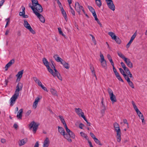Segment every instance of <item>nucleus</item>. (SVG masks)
Returning <instances> with one entry per match:
<instances>
[{
    "label": "nucleus",
    "mask_w": 147,
    "mask_h": 147,
    "mask_svg": "<svg viewBox=\"0 0 147 147\" xmlns=\"http://www.w3.org/2000/svg\"><path fill=\"white\" fill-rule=\"evenodd\" d=\"M32 5L31 3L29 4V6L33 11V13L39 18L40 21L42 23L45 22V18L43 16L40 14V13L43 11L41 6L38 3L37 0H31Z\"/></svg>",
    "instance_id": "obj_1"
},
{
    "label": "nucleus",
    "mask_w": 147,
    "mask_h": 147,
    "mask_svg": "<svg viewBox=\"0 0 147 147\" xmlns=\"http://www.w3.org/2000/svg\"><path fill=\"white\" fill-rule=\"evenodd\" d=\"M59 117L62 123L64 125L67 134L70 136L72 138L74 139L75 138V135L74 133L69 129L65 123V121L63 118V117L62 116L59 115Z\"/></svg>",
    "instance_id": "obj_2"
},
{
    "label": "nucleus",
    "mask_w": 147,
    "mask_h": 147,
    "mask_svg": "<svg viewBox=\"0 0 147 147\" xmlns=\"http://www.w3.org/2000/svg\"><path fill=\"white\" fill-rule=\"evenodd\" d=\"M58 131L61 135L63 136V137L67 139L69 142H71L72 140L70 137H71L68 134L66 133L64 129L59 126H58Z\"/></svg>",
    "instance_id": "obj_3"
},
{
    "label": "nucleus",
    "mask_w": 147,
    "mask_h": 147,
    "mask_svg": "<svg viewBox=\"0 0 147 147\" xmlns=\"http://www.w3.org/2000/svg\"><path fill=\"white\" fill-rule=\"evenodd\" d=\"M125 79L127 80L128 83L131 87L134 88V86L133 83L130 81V80H133V79L132 74H123Z\"/></svg>",
    "instance_id": "obj_4"
},
{
    "label": "nucleus",
    "mask_w": 147,
    "mask_h": 147,
    "mask_svg": "<svg viewBox=\"0 0 147 147\" xmlns=\"http://www.w3.org/2000/svg\"><path fill=\"white\" fill-rule=\"evenodd\" d=\"M39 124L38 123H36L34 121L31 122L29 125V128L30 130H32L33 133H36Z\"/></svg>",
    "instance_id": "obj_5"
},
{
    "label": "nucleus",
    "mask_w": 147,
    "mask_h": 147,
    "mask_svg": "<svg viewBox=\"0 0 147 147\" xmlns=\"http://www.w3.org/2000/svg\"><path fill=\"white\" fill-rule=\"evenodd\" d=\"M75 8L79 15L81 14L80 12L81 10L84 13H85V11L82 5H80L78 2H76L75 3Z\"/></svg>",
    "instance_id": "obj_6"
},
{
    "label": "nucleus",
    "mask_w": 147,
    "mask_h": 147,
    "mask_svg": "<svg viewBox=\"0 0 147 147\" xmlns=\"http://www.w3.org/2000/svg\"><path fill=\"white\" fill-rule=\"evenodd\" d=\"M108 92L109 95L110 99L113 103L117 101V99L115 95L114 94L112 90L110 88H108Z\"/></svg>",
    "instance_id": "obj_7"
},
{
    "label": "nucleus",
    "mask_w": 147,
    "mask_h": 147,
    "mask_svg": "<svg viewBox=\"0 0 147 147\" xmlns=\"http://www.w3.org/2000/svg\"><path fill=\"white\" fill-rule=\"evenodd\" d=\"M108 34L111 36L112 39L114 40L117 43L120 44L121 43V40L118 37L116 36L114 33L110 32H108Z\"/></svg>",
    "instance_id": "obj_8"
},
{
    "label": "nucleus",
    "mask_w": 147,
    "mask_h": 147,
    "mask_svg": "<svg viewBox=\"0 0 147 147\" xmlns=\"http://www.w3.org/2000/svg\"><path fill=\"white\" fill-rule=\"evenodd\" d=\"M23 25L24 27L28 30L32 34H35L36 33L32 29L30 25L26 20H24Z\"/></svg>",
    "instance_id": "obj_9"
},
{
    "label": "nucleus",
    "mask_w": 147,
    "mask_h": 147,
    "mask_svg": "<svg viewBox=\"0 0 147 147\" xmlns=\"http://www.w3.org/2000/svg\"><path fill=\"white\" fill-rule=\"evenodd\" d=\"M131 103L134 109L136 111L140 119H141L142 117H144L142 113L140 111V110L138 109L134 102L133 101H132Z\"/></svg>",
    "instance_id": "obj_10"
},
{
    "label": "nucleus",
    "mask_w": 147,
    "mask_h": 147,
    "mask_svg": "<svg viewBox=\"0 0 147 147\" xmlns=\"http://www.w3.org/2000/svg\"><path fill=\"white\" fill-rule=\"evenodd\" d=\"M109 8L113 11L115 10V7L112 0H105Z\"/></svg>",
    "instance_id": "obj_11"
},
{
    "label": "nucleus",
    "mask_w": 147,
    "mask_h": 147,
    "mask_svg": "<svg viewBox=\"0 0 147 147\" xmlns=\"http://www.w3.org/2000/svg\"><path fill=\"white\" fill-rule=\"evenodd\" d=\"M22 84L20 82L19 83L16 87V89L14 94L19 96V91L22 90Z\"/></svg>",
    "instance_id": "obj_12"
},
{
    "label": "nucleus",
    "mask_w": 147,
    "mask_h": 147,
    "mask_svg": "<svg viewBox=\"0 0 147 147\" xmlns=\"http://www.w3.org/2000/svg\"><path fill=\"white\" fill-rule=\"evenodd\" d=\"M42 98V96H37L35 99L34 101V102L32 105V107L34 109H35L36 108L37 106L38 102Z\"/></svg>",
    "instance_id": "obj_13"
},
{
    "label": "nucleus",
    "mask_w": 147,
    "mask_h": 147,
    "mask_svg": "<svg viewBox=\"0 0 147 147\" xmlns=\"http://www.w3.org/2000/svg\"><path fill=\"white\" fill-rule=\"evenodd\" d=\"M19 96L15 94L12 96L10 99V105L11 106H13L15 103L17 99Z\"/></svg>",
    "instance_id": "obj_14"
},
{
    "label": "nucleus",
    "mask_w": 147,
    "mask_h": 147,
    "mask_svg": "<svg viewBox=\"0 0 147 147\" xmlns=\"http://www.w3.org/2000/svg\"><path fill=\"white\" fill-rule=\"evenodd\" d=\"M75 111L77 114L79 116L83 118L85 117L84 113L82 111L81 109L79 108H76L75 109Z\"/></svg>",
    "instance_id": "obj_15"
},
{
    "label": "nucleus",
    "mask_w": 147,
    "mask_h": 147,
    "mask_svg": "<svg viewBox=\"0 0 147 147\" xmlns=\"http://www.w3.org/2000/svg\"><path fill=\"white\" fill-rule=\"evenodd\" d=\"M22 11L19 12V15L20 16H22L24 18H28V16L27 15H25V8L24 7L22 6L21 7Z\"/></svg>",
    "instance_id": "obj_16"
},
{
    "label": "nucleus",
    "mask_w": 147,
    "mask_h": 147,
    "mask_svg": "<svg viewBox=\"0 0 147 147\" xmlns=\"http://www.w3.org/2000/svg\"><path fill=\"white\" fill-rule=\"evenodd\" d=\"M14 60L12 59L10 60L5 65L4 69L5 71H7L8 69L14 63Z\"/></svg>",
    "instance_id": "obj_17"
},
{
    "label": "nucleus",
    "mask_w": 147,
    "mask_h": 147,
    "mask_svg": "<svg viewBox=\"0 0 147 147\" xmlns=\"http://www.w3.org/2000/svg\"><path fill=\"white\" fill-rule=\"evenodd\" d=\"M124 61L128 67L130 68H132L133 67V64L129 59L126 58L124 59Z\"/></svg>",
    "instance_id": "obj_18"
},
{
    "label": "nucleus",
    "mask_w": 147,
    "mask_h": 147,
    "mask_svg": "<svg viewBox=\"0 0 147 147\" xmlns=\"http://www.w3.org/2000/svg\"><path fill=\"white\" fill-rule=\"evenodd\" d=\"M114 127L115 128V130L117 133H121V130L119 124L117 123H115L113 124Z\"/></svg>",
    "instance_id": "obj_19"
},
{
    "label": "nucleus",
    "mask_w": 147,
    "mask_h": 147,
    "mask_svg": "<svg viewBox=\"0 0 147 147\" xmlns=\"http://www.w3.org/2000/svg\"><path fill=\"white\" fill-rule=\"evenodd\" d=\"M50 143V140L47 137L43 142V147H48Z\"/></svg>",
    "instance_id": "obj_20"
},
{
    "label": "nucleus",
    "mask_w": 147,
    "mask_h": 147,
    "mask_svg": "<svg viewBox=\"0 0 147 147\" xmlns=\"http://www.w3.org/2000/svg\"><path fill=\"white\" fill-rule=\"evenodd\" d=\"M136 32L132 36H131V38L130 39V40L129 42L127 43V45L126 47L127 48H128L129 46H130L133 40L136 37Z\"/></svg>",
    "instance_id": "obj_21"
},
{
    "label": "nucleus",
    "mask_w": 147,
    "mask_h": 147,
    "mask_svg": "<svg viewBox=\"0 0 147 147\" xmlns=\"http://www.w3.org/2000/svg\"><path fill=\"white\" fill-rule=\"evenodd\" d=\"M28 141V139L27 138H24L20 140L19 142V145L20 146H21L24 145Z\"/></svg>",
    "instance_id": "obj_22"
},
{
    "label": "nucleus",
    "mask_w": 147,
    "mask_h": 147,
    "mask_svg": "<svg viewBox=\"0 0 147 147\" xmlns=\"http://www.w3.org/2000/svg\"><path fill=\"white\" fill-rule=\"evenodd\" d=\"M50 90L51 94L53 96L57 97L58 96L57 92L55 89L53 88H50Z\"/></svg>",
    "instance_id": "obj_23"
},
{
    "label": "nucleus",
    "mask_w": 147,
    "mask_h": 147,
    "mask_svg": "<svg viewBox=\"0 0 147 147\" xmlns=\"http://www.w3.org/2000/svg\"><path fill=\"white\" fill-rule=\"evenodd\" d=\"M88 7L89 10L92 13V15L94 17L97 16L95 11L93 7L90 6H88Z\"/></svg>",
    "instance_id": "obj_24"
},
{
    "label": "nucleus",
    "mask_w": 147,
    "mask_h": 147,
    "mask_svg": "<svg viewBox=\"0 0 147 147\" xmlns=\"http://www.w3.org/2000/svg\"><path fill=\"white\" fill-rule=\"evenodd\" d=\"M23 113V109H20L17 115V118L19 119H21L22 116V114Z\"/></svg>",
    "instance_id": "obj_25"
},
{
    "label": "nucleus",
    "mask_w": 147,
    "mask_h": 147,
    "mask_svg": "<svg viewBox=\"0 0 147 147\" xmlns=\"http://www.w3.org/2000/svg\"><path fill=\"white\" fill-rule=\"evenodd\" d=\"M53 57L55 60L57 62H61L63 61V60L60 58L59 56L57 55H56L53 56Z\"/></svg>",
    "instance_id": "obj_26"
},
{
    "label": "nucleus",
    "mask_w": 147,
    "mask_h": 147,
    "mask_svg": "<svg viewBox=\"0 0 147 147\" xmlns=\"http://www.w3.org/2000/svg\"><path fill=\"white\" fill-rule=\"evenodd\" d=\"M61 63L63 65L64 67L65 68L68 69L69 68V65L67 63L65 62V61L63 60L61 62Z\"/></svg>",
    "instance_id": "obj_27"
},
{
    "label": "nucleus",
    "mask_w": 147,
    "mask_h": 147,
    "mask_svg": "<svg viewBox=\"0 0 147 147\" xmlns=\"http://www.w3.org/2000/svg\"><path fill=\"white\" fill-rule=\"evenodd\" d=\"M102 67L106 68L107 67L106 61L105 60L100 61Z\"/></svg>",
    "instance_id": "obj_28"
},
{
    "label": "nucleus",
    "mask_w": 147,
    "mask_h": 147,
    "mask_svg": "<svg viewBox=\"0 0 147 147\" xmlns=\"http://www.w3.org/2000/svg\"><path fill=\"white\" fill-rule=\"evenodd\" d=\"M102 106H101V108L102 109L101 112L102 113H105V111L106 110V108L104 104L103 101H102L101 102Z\"/></svg>",
    "instance_id": "obj_29"
},
{
    "label": "nucleus",
    "mask_w": 147,
    "mask_h": 147,
    "mask_svg": "<svg viewBox=\"0 0 147 147\" xmlns=\"http://www.w3.org/2000/svg\"><path fill=\"white\" fill-rule=\"evenodd\" d=\"M61 10V13L63 15V17L65 18V20L66 21H67V14L65 12V11L63 9H62Z\"/></svg>",
    "instance_id": "obj_30"
},
{
    "label": "nucleus",
    "mask_w": 147,
    "mask_h": 147,
    "mask_svg": "<svg viewBox=\"0 0 147 147\" xmlns=\"http://www.w3.org/2000/svg\"><path fill=\"white\" fill-rule=\"evenodd\" d=\"M80 134L81 137L84 138L85 139L87 140L89 139L87 135L84 133L81 132H80Z\"/></svg>",
    "instance_id": "obj_31"
},
{
    "label": "nucleus",
    "mask_w": 147,
    "mask_h": 147,
    "mask_svg": "<svg viewBox=\"0 0 147 147\" xmlns=\"http://www.w3.org/2000/svg\"><path fill=\"white\" fill-rule=\"evenodd\" d=\"M52 75L55 78H57L60 80H62V79L61 74H52Z\"/></svg>",
    "instance_id": "obj_32"
},
{
    "label": "nucleus",
    "mask_w": 147,
    "mask_h": 147,
    "mask_svg": "<svg viewBox=\"0 0 147 147\" xmlns=\"http://www.w3.org/2000/svg\"><path fill=\"white\" fill-rule=\"evenodd\" d=\"M42 61L46 67L49 65V63L46 58H44L43 59Z\"/></svg>",
    "instance_id": "obj_33"
},
{
    "label": "nucleus",
    "mask_w": 147,
    "mask_h": 147,
    "mask_svg": "<svg viewBox=\"0 0 147 147\" xmlns=\"http://www.w3.org/2000/svg\"><path fill=\"white\" fill-rule=\"evenodd\" d=\"M107 57L109 60V61L111 63V65H113L114 64V63L112 60L111 57L110 55L108 54L107 55Z\"/></svg>",
    "instance_id": "obj_34"
},
{
    "label": "nucleus",
    "mask_w": 147,
    "mask_h": 147,
    "mask_svg": "<svg viewBox=\"0 0 147 147\" xmlns=\"http://www.w3.org/2000/svg\"><path fill=\"white\" fill-rule=\"evenodd\" d=\"M96 4L99 7H100L102 5L101 0H95Z\"/></svg>",
    "instance_id": "obj_35"
},
{
    "label": "nucleus",
    "mask_w": 147,
    "mask_h": 147,
    "mask_svg": "<svg viewBox=\"0 0 147 147\" xmlns=\"http://www.w3.org/2000/svg\"><path fill=\"white\" fill-rule=\"evenodd\" d=\"M121 133H117L116 138L117 141L118 142H120L121 141Z\"/></svg>",
    "instance_id": "obj_36"
},
{
    "label": "nucleus",
    "mask_w": 147,
    "mask_h": 147,
    "mask_svg": "<svg viewBox=\"0 0 147 147\" xmlns=\"http://www.w3.org/2000/svg\"><path fill=\"white\" fill-rule=\"evenodd\" d=\"M118 55L121 58H122L124 60L126 57L125 56L122 54L121 52H118L117 53Z\"/></svg>",
    "instance_id": "obj_37"
},
{
    "label": "nucleus",
    "mask_w": 147,
    "mask_h": 147,
    "mask_svg": "<svg viewBox=\"0 0 147 147\" xmlns=\"http://www.w3.org/2000/svg\"><path fill=\"white\" fill-rule=\"evenodd\" d=\"M116 78L118 79L119 81L123 82V81L121 77L119 75V74H115Z\"/></svg>",
    "instance_id": "obj_38"
},
{
    "label": "nucleus",
    "mask_w": 147,
    "mask_h": 147,
    "mask_svg": "<svg viewBox=\"0 0 147 147\" xmlns=\"http://www.w3.org/2000/svg\"><path fill=\"white\" fill-rule=\"evenodd\" d=\"M94 141H95V142L97 144H98V145H102V144L100 143V141L96 138H95L94 139Z\"/></svg>",
    "instance_id": "obj_39"
},
{
    "label": "nucleus",
    "mask_w": 147,
    "mask_h": 147,
    "mask_svg": "<svg viewBox=\"0 0 147 147\" xmlns=\"http://www.w3.org/2000/svg\"><path fill=\"white\" fill-rule=\"evenodd\" d=\"M22 74H17L16 75V77L17 78V82H19L20 81L21 78L22 76Z\"/></svg>",
    "instance_id": "obj_40"
},
{
    "label": "nucleus",
    "mask_w": 147,
    "mask_h": 147,
    "mask_svg": "<svg viewBox=\"0 0 147 147\" xmlns=\"http://www.w3.org/2000/svg\"><path fill=\"white\" fill-rule=\"evenodd\" d=\"M58 31L59 32V33L62 36H63L65 37V35L63 33L62 30L61 29V28H58Z\"/></svg>",
    "instance_id": "obj_41"
},
{
    "label": "nucleus",
    "mask_w": 147,
    "mask_h": 147,
    "mask_svg": "<svg viewBox=\"0 0 147 147\" xmlns=\"http://www.w3.org/2000/svg\"><path fill=\"white\" fill-rule=\"evenodd\" d=\"M70 8V9L71 12L72 14L74 16L75 15V12L73 8L71 7V5L69 6Z\"/></svg>",
    "instance_id": "obj_42"
},
{
    "label": "nucleus",
    "mask_w": 147,
    "mask_h": 147,
    "mask_svg": "<svg viewBox=\"0 0 147 147\" xmlns=\"http://www.w3.org/2000/svg\"><path fill=\"white\" fill-rule=\"evenodd\" d=\"M123 69L126 74H130V72L129 69L126 67L125 68H123Z\"/></svg>",
    "instance_id": "obj_43"
},
{
    "label": "nucleus",
    "mask_w": 147,
    "mask_h": 147,
    "mask_svg": "<svg viewBox=\"0 0 147 147\" xmlns=\"http://www.w3.org/2000/svg\"><path fill=\"white\" fill-rule=\"evenodd\" d=\"M100 61L105 60L104 59V57L103 56V54H102L100 53Z\"/></svg>",
    "instance_id": "obj_44"
},
{
    "label": "nucleus",
    "mask_w": 147,
    "mask_h": 147,
    "mask_svg": "<svg viewBox=\"0 0 147 147\" xmlns=\"http://www.w3.org/2000/svg\"><path fill=\"white\" fill-rule=\"evenodd\" d=\"M47 68V69L48 71L50 73H53V70L51 69V67H50L49 65L47 66L46 67Z\"/></svg>",
    "instance_id": "obj_45"
},
{
    "label": "nucleus",
    "mask_w": 147,
    "mask_h": 147,
    "mask_svg": "<svg viewBox=\"0 0 147 147\" xmlns=\"http://www.w3.org/2000/svg\"><path fill=\"white\" fill-rule=\"evenodd\" d=\"M57 3L58 4L59 7H60L61 9V10L63 9L62 7V5L60 1H58V3Z\"/></svg>",
    "instance_id": "obj_46"
},
{
    "label": "nucleus",
    "mask_w": 147,
    "mask_h": 147,
    "mask_svg": "<svg viewBox=\"0 0 147 147\" xmlns=\"http://www.w3.org/2000/svg\"><path fill=\"white\" fill-rule=\"evenodd\" d=\"M53 63V62H51L52 64V65H51V67L53 68V69L54 70L55 72V73H57V70L55 69V67L54 66Z\"/></svg>",
    "instance_id": "obj_47"
},
{
    "label": "nucleus",
    "mask_w": 147,
    "mask_h": 147,
    "mask_svg": "<svg viewBox=\"0 0 147 147\" xmlns=\"http://www.w3.org/2000/svg\"><path fill=\"white\" fill-rule=\"evenodd\" d=\"M83 118L84 119V120L86 122L87 124V125L89 126H90V123L88 122L87 119H86L85 116Z\"/></svg>",
    "instance_id": "obj_48"
},
{
    "label": "nucleus",
    "mask_w": 147,
    "mask_h": 147,
    "mask_svg": "<svg viewBox=\"0 0 147 147\" xmlns=\"http://www.w3.org/2000/svg\"><path fill=\"white\" fill-rule=\"evenodd\" d=\"M31 112H32V111L30 110H28L27 111V112H26V116H28L31 113Z\"/></svg>",
    "instance_id": "obj_49"
},
{
    "label": "nucleus",
    "mask_w": 147,
    "mask_h": 147,
    "mask_svg": "<svg viewBox=\"0 0 147 147\" xmlns=\"http://www.w3.org/2000/svg\"><path fill=\"white\" fill-rule=\"evenodd\" d=\"M95 20L97 21L98 23L99 24H100L101 23L100 21L97 18V16L94 17Z\"/></svg>",
    "instance_id": "obj_50"
},
{
    "label": "nucleus",
    "mask_w": 147,
    "mask_h": 147,
    "mask_svg": "<svg viewBox=\"0 0 147 147\" xmlns=\"http://www.w3.org/2000/svg\"><path fill=\"white\" fill-rule=\"evenodd\" d=\"M41 87L45 91H46L47 92H48V90L47 89V88L45 87L43 85Z\"/></svg>",
    "instance_id": "obj_51"
},
{
    "label": "nucleus",
    "mask_w": 147,
    "mask_h": 147,
    "mask_svg": "<svg viewBox=\"0 0 147 147\" xmlns=\"http://www.w3.org/2000/svg\"><path fill=\"white\" fill-rule=\"evenodd\" d=\"M36 83H37L38 85L40 87L43 85L41 82L39 80Z\"/></svg>",
    "instance_id": "obj_52"
},
{
    "label": "nucleus",
    "mask_w": 147,
    "mask_h": 147,
    "mask_svg": "<svg viewBox=\"0 0 147 147\" xmlns=\"http://www.w3.org/2000/svg\"><path fill=\"white\" fill-rule=\"evenodd\" d=\"M123 122L125 124H126L127 125V127L128 128V123L127 122V121L126 119H124L123 120Z\"/></svg>",
    "instance_id": "obj_53"
},
{
    "label": "nucleus",
    "mask_w": 147,
    "mask_h": 147,
    "mask_svg": "<svg viewBox=\"0 0 147 147\" xmlns=\"http://www.w3.org/2000/svg\"><path fill=\"white\" fill-rule=\"evenodd\" d=\"M33 78L34 80L36 82V83L39 80L36 77H33Z\"/></svg>",
    "instance_id": "obj_54"
},
{
    "label": "nucleus",
    "mask_w": 147,
    "mask_h": 147,
    "mask_svg": "<svg viewBox=\"0 0 147 147\" xmlns=\"http://www.w3.org/2000/svg\"><path fill=\"white\" fill-rule=\"evenodd\" d=\"M121 64L122 67L123 69L124 68H125V67H126L125 64L123 62H121Z\"/></svg>",
    "instance_id": "obj_55"
},
{
    "label": "nucleus",
    "mask_w": 147,
    "mask_h": 147,
    "mask_svg": "<svg viewBox=\"0 0 147 147\" xmlns=\"http://www.w3.org/2000/svg\"><path fill=\"white\" fill-rule=\"evenodd\" d=\"M5 21H7V23L6 24L7 25H8L10 23V19L9 18H8L7 19H6L5 20Z\"/></svg>",
    "instance_id": "obj_56"
},
{
    "label": "nucleus",
    "mask_w": 147,
    "mask_h": 147,
    "mask_svg": "<svg viewBox=\"0 0 147 147\" xmlns=\"http://www.w3.org/2000/svg\"><path fill=\"white\" fill-rule=\"evenodd\" d=\"M87 141H88V143L89 144L90 147H92V146H93L92 144V143L91 142V141L89 140V139L87 140Z\"/></svg>",
    "instance_id": "obj_57"
},
{
    "label": "nucleus",
    "mask_w": 147,
    "mask_h": 147,
    "mask_svg": "<svg viewBox=\"0 0 147 147\" xmlns=\"http://www.w3.org/2000/svg\"><path fill=\"white\" fill-rule=\"evenodd\" d=\"M90 135L91 137L94 139L95 138H96V137L95 135L94 134L91 132L90 133Z\"/></svg>",
    "instance_id": "obj_58"
},
{
    "label": "nucleus",
    "mask_w": 147,
    "mask_h": 147,
    "mask_svg": "<svg viewBox=\"0 0 147 147\" xmlns=\"http://www.w3.org/2000/svg\"><path fill=\"white\" fill-rule=\"evenodd\" d=\"M4 0H2L0 2V7L3 5L4 3Z\"/></svg>",
    "instance_id": "obj_59"
},
{
    "label": "nucleus",
    "mask_w": 147,
    "mask_h": 147,
    "mask_svg": "<svg viewBox=\"0 0 147 147\" xmlns=\"http://www.w3.org/2000/svg\"><path fill=\"white\" fill-rule=\"evenodd\" d=\"M34 147H39V143L38 141L35 143Z\"/></svg>",
    "instance_id": "obj_60"
},
{
    "label": "nucleus",
    "mask_w": 147,
    "mask_h": 147,
    "mask_svg": "<svg viewBox=\"0 0 147 147\" xmlns=\"http://www.w3.org/2000/svg\"><path fill=\"white\" fill-rule=\"evenodd\" d=\"M113 67V69L114 72L115 73V74H116L117 73V71L116 69L115 68L114 66V64L113 65H112Z\"/></svg>",
    "instance_id": "obj_61"
},
{
    "label": "nucleus",
    "mask_w": 147,
    "mask_h": 147,
    "mask_svg": "<svg viewBox=\"0 0 147 147\" xmlns=\"http://www.w3.org/2000/svg\"><path fill=\"white\" fill-rule=\"evenodd\" d=\"M142 121V123L144 124H145V122L144 120V117L141 119Z\"/></svg>",
    "instance_id": "obj_62"
},
{
    "label": "nucleus",
    "mask_w": 147,
    "mask_h": 147,
    "mask_svg": "<svg viewBox=\"0 0 147 147\" xmlns=\"http://www.w3.org/2000/svg\"><path fill=\"white\" fill-rule=\"evenodd\" d=\"M84 126V125L82 123H80L79 125V127L81 129H83V127Z\"/></svg>",
    "instance_id": "obj_63"
},
{
    "label": "nucleus",
    "mask_w": 147,
    "mask_h": 147,
    "mask_svg": "<svg viewBox=\"0 0 147 147\" xmlns=\"http://www.w3.org/2000/svg\"><path fill=\"white\" fill-rule=\"evenodd\" d=\"M1 142L3 143H5L6 142V140L4 139H2L1 140Z\"/></svg>",
    "instance_id": "obj_64"
}]
</instances>
